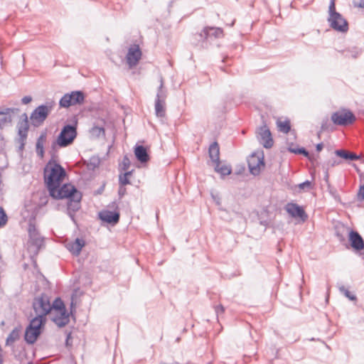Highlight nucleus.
<instances>
[{"label": "nucleus", "mask_w": 364, "mask_h": 364, "mask_svg": "<svg viewBox=\"0 0 364 364\" xmlns=\"http://www.w3.org/2000/svg\"><path fill=\"white\" fill-rule=\"evenodd\" d=\"M66 176L65 168L58 163L50 160L43 170L44 181L50 195L55 193V189L59 188Z\"/></svg>", "instance_id": "obj_1"}, {"label": "nucleus", "mask_w": 364, "mask_h": 364, "mask_svg": "<svg viewBox=\"0 0 364 364\" xmlns=\"http://www.w3.org/2000/svg\"><path fill=\"white\" fill-rule=\"evenodd\" d=\"M327 21L329 26L336 31L346 33L348 30L347 21L336 10L335 0H331L330 1Z\"/></svg>", "instance_id": "obj_2"}, {"label": "nucleus", "mask_w": 364, "mask_h": 364, "mask_svg": "<svg viewBox=\"0 0 364 364\" xmlns=\"http://www.w3.org/2000/svg\"><path fill=\"white\" fill-rule=\"evenodd\" d=\"M33 309L36 313L34 318L46 322V315L52 310L48 296L45 294H42L41 296L35 297L33 301Z\"/></svg>", "instance_id": "obj_3"}, {"label": "nucleus", "mask_w": 364, "mask_h": 364, "mask_svg": "<svg viewBox=\"0 0 364 364\" xmlns=\"http://www.w3.org/2000/svg\"><path fill=\"white\" fill-rule=\"evenodd\" d=\"M54 104L53 101L46 102L34 109L30 116L31 124L35 127L41 125L52 111Z\"/></svg>", "instance_id": "obj_4"}, {"label": "nucleus", "mask_w": 364, "mask_h": 364, "mask_svg": "<svg viewBox=\"0 0 364 364\" xmlns=\"http://www.w3.org/2000/svg\"><path fill=\"white\" fill-rule=\"evenodd\" d=\"M331 120L335 125L348 127L356 121V117L350 109L341 108L332 113Z\"/></svg>", "instance_id": "obj_5"}, {"label": "nucleus", "mask_w": 364, "mask_h": 364, "mask_svg": "<svg viewBox=\"0 0 364 364\" xmlns=\"http://www.w3.org/2000/svg\"><path fill=\"white\" fill-rule=\"evenodd\" d=\"M77 134L76 124H65L58 134L55 143L60 147H66L73 142Z\"/></svg>", "instance_id": "obj_6"}, {"label": "nucleus", "mask_w": 364, "mask_h": 364, "mask_svg": "<svg viewBox=\"0 0 364 364\" xmlns=\"http://www.w3.org/2000/svg\"><path fill=\"white\" fill-rule=\"evenodd\" d=\"M46 322L33 318L25 331L24 339L28 344H33L41 333Z\"/></svg>", "instance_id": "obj_7"}, {"label": "nucleus", "mask_w": 364, "mask_h": 364, "mask_svg": "<svg viewBox=\"0 0 364 364\" xmlns=\"http://www.w3.org/2000/svg\"><path fill=\"white\" fill-rule=\"evenodd\" d=\"M85 94L82 91H72L65 93L60 100L59 105L61 107L68 108L70 106L81 105L85 101Z\"/></svg>", "instance_id": "obj_8"}, {"label": "nucleus", "mask_w": 364, "mask_h": 364, "mask_svg": "<svg viewBox=\"0 0 364 364\" xmlns=\"http://www.w3.org/2000/svg\"><path fill=\"white\" fill-rule=\"evenodd\" d=\"M247 164L250 172L254 176L259 175L261 168H264L265 166L263 151L252 154L247 160Z\"/></svg>", "instance_id": "obj_9"}, {"label": "nucleus", "mask_w": 364, "mask_h": 364, "mask_svg": "<svg viewBox=\"0 0 364 364\" xmlns=\"http://www.w3.org/2000/svg\"><path fill=\"white\" fill-rule=\"evenodd\" d=\"M80 193V192H79L74 186L70 183H65L60 188L59 187L55 189V193L50 196L55 199L67 198L70 200Z\"/></svg>", "instance_id": "obj_10"}, {"label": "nucleus", "mask_w": 364, "mask_h": 364, "mask_svg": "<svg viewBox=\"0 0 364 364\" xmlns=\"http://www.w3.org/2000/svg\"><path fill=\"white\" fill-rule=\"evenodd\" d=\"M257 139L265 149H270L274 144L272 134L266 124L261 126L257 131Z\"/></svg>", "instance_id": "obj_11"}, {"label": "nucleus", "mask_w": 364, "mask_h": 364, "mask_svg": "<svg viewBox=\"0 0 364 364\" xmlns=\"http://www.w3.org/2000/svg\"><path fill=\"white\" fill-rule=\"evenodd\" d=\"M18 139L17 142L19 144L18 151H23L26 145L28 132L29 129L28 121H19L17 124Z\"/></svg>", "instance_id": "obj_12"}, {"label": "nucleus", "mask_w": 364, "mask_h": 364, "mask_svg": "<svg viewBox=\"0 0 364 364\" xmlns=\"http://www.w3.org/2000/svg\"><path fill=\"white\" fill-rule=\"evenodd\" d=\"M20 111L18 108L15 107H0V129L11 124L13 119V115Z\"/></svg>", "instance_id": "obj_13"}, {"label": "nucleus", "mask_w": 364, "mask_h": 364, "mask_svg": "<svg viewBox=\"0 0 364 364\" xmlns=\"http://www.w3.org/2000/svg\"><path fill=\"white\" fill-rule=\"evenodd\" d=\"M285 210L292 218H299L303 221L308 218L304 208L296 203H288L285 206Z\"/></svg>", "instance_id": "obj_14"}, {"label": "nucleus", "mask_w": 364, "mask_h": 364, "mask_svg": "<svg viewBox=\"0 0 364 364\" xmlns=\"http://www.w3.org/2000/svg\"><path fill=\"white\" fill-rule=\"evenodd\" d=\"M223 34L222 29L219 28L208 27L205 28L200 33H196V37L199 40L211 41L217 38Z\"/></svg>", "instance_id": "obj_15"}, {"label": "nucleus", "mask_w": 364, "mask_h": 364, "mask_svg": "<svg viewBox=\"0 0 364 364\" xmlns=\"http://www.w3.org/2000/svg\"><path fill=\"white\" fill-rule=\"evenodd\" d=\"M141 51L138 45L131 46L127 54V62L130 68L135 66L141 57Z\"/></svg>", "instance_id": "obj_16"}, {"label": "nucleus", "mask_w": 364, "mask_h": 364, "mask_svg": "<svg viewBox=\"0 0 364 364\" xmlns=\"http://www.w3.org/2000/svg\"><path fill=\"white\" fill-rule=\"evenodd\" d=\"M348 240L350 246L355 251L358 252L364 249V240L357 231L350 230L348 232Z\"/></svg>", "instance_id": "obj_17"}, {"label": "nucleus", "mask_w": 364, "mask_h": 364, "mask_svg": "<svg viewBox=\"0 0 364 364\" xmlns=\"http://www.w3.org/2000/svg\"><path fill=\"white\" fill-rule=\"evenodd\" d=\"M99 218L101 220L108 224L116 225L119 223L120 214L118 211L102 210L99 213Z\"/></svg>", "instance_id": "obj_18"}, {"label": "nucleus", "mask_w": 364, "mask_h": 364, "mask_svg": "<svg viewBox=\"0 0 364 364\" xmlns=\"http://www.w3.org/2000/svg\"><path fill=\"white\" fill-rule=\"evenodd\" d=\"M81 193L75 196L68 202V214L74 220L75 213L80 208Z\"/></svg>", "instance_id": "obj_19"}, {"label": "nucleus", "mask_w": 364, "mask_h": 364, "mask_svg": "<svg viewBox=\"0 0 364 364\" xmlns=\"http://www.w3.org/2000/svg\"><path fill=\"white\" fill-rule=\"evenodd\" d=\"M85 244L82 239L76 238L73 242H69L66 247L73 255L78 256Z\"/></svg>", "instance_id": "obj_20"}, {"label": "nucleus", "mask_w": 364, "mask_h": 364, "mask_svg": "<svg viewBox=\"0 0 364 364\" xmlns=\"http://www.w3.org/2000/svg\"><path fill=\"white\" fill-rule=\"evenodd\" d=\"M134 154L136 159L141 163H146L149 160V155L147 149L142 145H136Z\"/></svg>", "instance_id": "obj_21"}, {"label": "nucleus", "mask_w": 364, "mask_h": 364, "mask_svg": "<svg viewBox=\"0 0 364 364\" xmlns=\"http://www.w3.org/2000/svg\"><path fill=\"white\" fill-rule=\"evenodd\" d=\"M208 155L211 161L215 164L220 161V148L217 141H213L209 146Z\"/></svg>", "instance_id": "obj_22"}, {"label": "nucleus", "mask_w": 364, "mask_h": 364, "mask_svg": "<svg viewBox=\"0 0 364 364\" xmlns=\"http://www.w3.org/2000/svg\"><path fill=\"white\" fill-rule=\"evenodd\" d=\"M46 136H47L46 132V131L42 132L36 140V151L37 155L41 159L44 156L43 146H44V143L46 141Z\"/></svg>", "instance_id": "obj_23"}, {"label": "nucleus", "mask_w": 364, "mask_h": 364, "mask_svg": "<svg viewBox=\"0 0 364 364\" xmlns=\"http://www.w3.org/2000/svg\"><path fill=\"white\" fill-rule=\"evenodd\" d=\"M335 154L342 159H344L346 160H350V161H355L360 159V156L351 153L349 151H347L344 149H337L335 151Z\"/></svg>", "instance_id": "obj_24"}, {"label": "nucleus", "mask_w": 364, "mask_h": 364, "mask_svg": "<svg viewBox=\"0 0 364 364\" xmlns=\"http://www.w3.org/2000/svg\"><path fill=\"white\" fill-rule=\"evenodd\" d=\"M215 171L219 173L222 177L230 175L232 173V168L228 165H222L220 166V161L219 164H215Z\"/></svg>", "instance_id": "obj_25"}, {"label": "nucleus", "mask_w": 364, "mask_h": 364, "mask_svg": "<svg viewBox=\"0 0 364 364\" xmlns=\"http://www.w3.org/2000/svg\"><path fill=\"white\" fill-rule=\"evenodd\" d=\"M167 97V90L164 87V81L163 79L160 80V85L157 90V93L156 96L155 100H159L161 102H166V99Z\"/></svg>", "instance_id": "obj_26"}, {"label": "nucleus", "mask_w": 364, "mask_h": 364, "mask_svg": "<svg viewBox=\"0 0 364 364\" xmlns=\"http://www.w3.org/2000/svg\"><path fill=\"white\" fill-rule=\"evenodd\" d=\"M155 113L158 117H164L166 114V102L155 100Z\"/></svg>", "instance_id": "obj_27"}, {"label": "nucleus", "mask_w": 364, "mask_h": 364, "mask_svg": "<svg viewBox=\"0 0 364 364\" xmlns=\"http://www.w3.org/2000/svg\"><path fill=\"white\" fill-rule=\"evenodd\" d=\"M20 337V329L14 328L6 338V345H10L18 340Z\"/></svg>", "instance_id": "obj_28"}, {"label": "nucleus", "mask_w": 364, "mask_h": 364, "mask_svg": "<svg viewBox=\"0 0 364 364\" xmlns=\"http://www.w3.org/2000/svg\"><path fill=\"white\" fill-rule=\"evenodd\" d=\"M333 129L332 125H331V122H329L328 118L326 117V118L323 119V120L321 122V130L318 133V136L319 137L320 133L322 132H333Z\"/></svg>", "instance_id": "obj_29"}, {"label": "nucleus", "mask_w": 364, "mask_h": 364, "mask_svg": "<svg viewBox=\"0 0 364 364\" xmlns=\"http://www.w3.org/2000/svg\"><path fill=\"white\" fill-rule=\"evenodd\" d=\"M30 242L32 245L35 246L36 249H40V247L43 244V239L38 234L35 235V236L29 237Z\"/></svg>", "instance_id": "obj_30"}, {"label": "nucleus", "mask_w": 364, "mask_h": 364, "mask_svg": "<svg viewBox=\"0 0 364 364\" xmlns=\"http://www.w3.org/2000/svg\"><path fill=\"white\" fill-rule=\"evenodd\" d=\"M339 291L344 294L346 297H347L350 301H356L357 298L355 294L351 293L348 289H346L343 285L338 286Z\"/></svg>", "instance_id": "obj_31"}, {"label": "nucleus", "mask_w": 364, "mask_h": 364, "mask_svg": "<svg viewBox=\"0 0 364 364\" xmlns=\"http://www.w3.org/2000/svg\"><path fill=\"white\" fill-rule=\"evenodd\" d=\"M51 306H52V309H54L55 311H56L58 312L61 310H64V309L65 308V306L63 300L60 297L56 298L53 301V304H51Z\"/></svg>", "instance_id": "obj_32"}, {"label": "nucleus", "mask_w": 364, "mask_h": 364, "mask_svg": "<svg viewBox=\"0 0 364 364\" xmlns=\"http://www.w3.org/2000/svg\"><path fill=\"white\" fill-rule=\"evenodd\" d=\"M53 321L58 326L63 327L68 323L69 318H68V316L60 317L59 316H56L53 318Z\"/></svg>", "instance_id": "obj_33"}, {"label": "nucleus", "mask_w": 364, "mask_h": 364, "mask_svg": "<svg viewBox=\"0 0 364 364\" xmlns=\"http://www.w3.org/2000/svg\"><path fill=\"white\" fill-rule=\"evenodd\" d=\"M278 127L279 130L285 134L288 133L291 129L290 122L288 120L279 122Z\"/></svg>", "instance_id": "obj_34"}, {"label": "nucleus", "mask_w": 364, "mask_h": 364, "mask_svg": "<svg viewBox=\"0 0 364 364\" xmlns=\"http://www.w3.org/2000/svg\"><path fill=\"white\" fill-rule=\"evenodd\" d=\"M338 52L341 53L345 57L347 58L351 57L353 58H356L359 55V52L356 49L355 50L346 49L343 50H338Z\"/></svg>", "instance_id": "obj_35"}, {"label": "nucleus", "mask_w": 364, "mask_h": 364, "mask_svg": "<svg viewBox=\"0 0 364 364\" xmlns=\"http://www.w3.org/2000/svg\"><path fill=\"white\" fill-rule=\"evenodd\" d=\"M90 132L92 135L99 137L101 135H105V129L102 127L94 126L91 129Z\"/></svg>", "instance_id": "obj_36"}, {"label": "nucleus", "mask_w": 364, "mask_h": 364, "mask_svg": "<svg viewBox=\"0 0 364 364\" xmlns=\"http://www.w3.org/2000/svg\"><path fill=\"white\" fill-rule=\"evenodd\" d=\"M130 164L131 163L129 158L127 156H124L120 167L121 171H122L128 170L130 166Z\"/></svg>", "instance_id": "obj_37"}, {"label": "nucleus", "mask_w": 364, "mask_h": 364, "mask_svg": "<svg viewBox=\"0 0 364 364\" xmlns=\"http://www.w3.org/2000/svg\"><path fill=\"white\" fill-rule=\"evenodd\" d=\"M8 217L2 208H0V227L6 225Z\"/></svg>", "instance_id": "obj_38"}, {"label": "nucleus", "mask_w": 364, "mask_h": 364, "mask_svg": "<svg viewBox=\"0 0 364 364\" xmlns=\"http://www.w3.org/2000/svg\"><path fill=\"white\" fill-rule=\"evenodd\" d=\"M291 153L302 154L305 156H309V151L304 147L298 148V149H289Z\"/></svg>", "instance_id": "obj_39"}, {"label": "nucleus", "mask_w": 364, "mask_h": 364, "mask_svg": "<svg viewBox=\"0 0 364 364\" xmlns=\"http://www.w3.org/2000/svg\"><path fill=\"white\" fill-rule=\"evenodd\" d=\"M119 183L120 186H126L130 184V181L129 178H127V176H125L124 175L122 174V173H121L119 175Z\"/></svg>", "instance_id": "obj_40"}, {"label": "nucleus", "mask_w": 364, "mask_h": 364, "mask_svg": "<svg viewBox=\"0 0 364 364\" xmlns=\"http://www.w3.org/2000/svg\"><path fill=\"white\" fill-rule=\"evenodd\" d=\"M357 199L360 202H363L364 200V184L359 186L357 193Z\"/></svg>", "instance_id": "obj_41"}, {"label": "nucleus", "mask_w": 364, "mask_h": 364, "mask_svg": "<svg viewBox=\"0 0 364 364\" xmlns=\"http://www.w3.org/2000/svg\"><path fill=\"white\" fill-rule=\"evenodd\" d=\"M28 231L29 237L35 236V235L38 234L35 225L32 224H29Z\"/></svg>", "instance_id": "obj_42"}, {"label": "nucleus", "mask_w": 364, "mask_h": 364, "mask_svg": "<svg viewBox=\"0 0 364 364\" xmlns=\"http://www.w3.org/2000/svg\"><path fill=\"white\" fill-rule=\"evenodd\" d=\"M215 314H216L217 316L218 317L220 314L224 313L225 308L221 304L215 306Z\"/></svg>", "instance_id": "obj_43"}, {"label": "nucleus", "mask_w": 364, "mask_h": 364, "mask_svg": "<svg viewBox=\"0 0 364 364\" xmlns=\"http://www.w3.org/2000/svg\"><path fill=\"white\" fill-rule=\"evenodd\" d=\"M311 187V181L306 180L303 183H301L299 185V188L300 189H304L305 188H310Z\"/></svg>", "instance_id": "obj_44"}, {"label": "nucleus", "mask_w": 364, "mask_h": 364, "mask_svg": "<svg viewBox=\"0 0 364 364\" xmlns=\"http://www.w3.org/2000/svg\"><path fill=\"white\" fill-rule=\"evenodd\" d=\"M353 4L356 7L364 9V0H354Z\"/></svg>", "instance_id": "obj_45"}, {"label": "nucleus", "mask_w": 364, "mask_h": 364, "mask_svg": "<svg viewBox=\"0 0 364 364\" xmlns=\"http://www.w3.org/2000/svg\"><path fill=\"white\" fill-rule=\"evenodd\" d=\"M126 188H124V186H120L118 190V194L120 198L123 197L126 194Z\"/></svg>", "instance_id": "obj_46"}, {"label": "nucleus", "mask_w": 364, "mask_h": 364, "mask_svg": "<svg viewBox=\"0 0 364 364\" xmlns=\"http://www.w3.org/2000/svg\"><path fill=\"white\" fill-rule=\"evenodd\" d=\"M32 101V97L31 96H24L22 99H21V102L22 104L23 105H26V104H28L29 102H31Z\"/></svg>", "instance_id": "obj_47"}, {"label": "nucleus", "mask_w": 364, "mask_h": 364, "mask_svg": "<svg viewBox=\"0 0 364 364\" xmlns=\"http://www.w3.org/2000/svg\"><path fill=\"white\" fill-rule=\"evenodd\" d=\"M338 164H339V161H338L336 159H333L329 160L327 162V166L333 167V166L338 165Z\"/></svg>", "instance_id": "obj_48"}, {"label": "nucleus", "mask_w": 364, "mask_h": 364, "mask_svg": "<svg viewBox=\"0 0 364 364\" xmlns=\"http://www.w3.org/2000/svg\"><path fill=\"white\" fill-rule=\"evenodd\" d=\"M58 313L60 314L59 316H60V317L68 316V318H69V314L68 313L66 308H65L64 310H61V311H58Z\"/></svg>", "instance_id": "obj_49"}, {"label": "nucleus", "mask_w": 364, "mask_h": 364, "mask_svg": "<svg viewBox=\"0 0 364 364\" xmlns=\"http://www.w3.org/2000/svg\"><path fill=\"white\" fill-rule=\"evenodd\" d=\"M323 148V144L322 142L317 144L316 146V149L318 152L321 151Z\"/></svg>", "instance_id": "obj_50"}, {"label": "nucleus", "mask_w": 364, "mask_h": 364, "mask_svg": "<svg viewBox=\"0 0 364 364\" xmlns=\"http://www.w3.org/2000/svg\"><path fill=\"white\" fill-rule=\"evenodd\" d=\"M124 171V173H122V174L124 175L125 176H127V178H129V177L132 174L133 170H132V171L127 170V171Z\"/></svg>", "instance_id": "obj_51"}, {"label": "nucleus", "mask_w": 364, "mask_h": 364, "mask_svg": "<svg viewBox=\"0 0 364 364\" xmlns=\"http://www.w3.org/2000/svg\"><path fill=\"white\" fill-rule=\"evenodd\" d=\"M19 121H28L27 114L26 113H23L21 115V118H20Z\"/></svg>", "instance_id": "obj_52"}, {"label": "nucleus", "mask_w": 364, "mask_h": 364, "mask_svg": "<svg viewBox=\"0 0 364 364\" xmlns=\"http://www.w3.org/2000/svg\"><path fill=\"white\" fill-rule=\"evenodd\" d=\"M195 36H196V34L195 35ZM196 40H198V41H201V42H202V45H201V46H202V47H204V43H205V41H206V40H203H203H199L200 38H199L198 37H196ZM205 46H207V44H206V43L205 44Z\"/></svg>", "instance_id": "obj_53"}, {"label": "nucleus", "mask_w": 364, "mask_h": 364, "mask_svg": "<svg viewBox=\"0 0 364 364\" xmlns=\"http://www.w3.org/2000/svg\"><path fill=\"white\" fill-rule=\"evenodd\" d=\"M336 235L341 241H343L345 240L344 237L342 235H340L338 232L336 233Z\"/></svg>", "instance_id": "obj_54"}, {"label": "nucleus", "mask_w": 364, "mask_h": 364, "mask_svg": "<svg viewBox=\"0 0 364 364\" xmlns=\"http://www.w3.org/2000/svg\"><path fill=\"white\" fill-rule=\"evenodd\" d=\"M70 338V333H68L67 336V338H66V341H65L66 345H68V343H70V341H69Z\"/></svg>", "instance_id": "obj_55"}, {"label": "nucleus", "mask_w": 364, "mask_h": 364, "mask_svg": "<svg viewBox=\"0 0 364 364\" xmlns=\"http://www.w3.org/2000/svg\"><path fill=\"white\" fill-rule=\"evenodd\" d=\"M114 206H116V208H117V206L116 205L115 202H113V203H112V208H114Z\"/></svg>", "instance_id": "obj_56"}, {"label": "nucleus", "mask_w": 364, "mask_h": 364, "mask_svg": "<svg viewBox=\"0 0 364 364\" xmlns=\"http://www.w3.org/2000/svg\"><path fill=\"white\" fill-rule=\"evenodd\" d=\"M28 364H33L32 363H28Z\"/></svg>", "instance_id": "obj_57"}]
</instances>
